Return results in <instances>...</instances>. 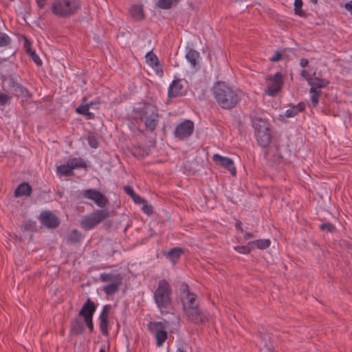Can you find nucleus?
Returning <instances> with one entry per match:
<instances>
[{
	"mask_svg": "<svg viewBox=\"0 0 352 352\" xmlns=\"http://www.w3.org/2000/svg\"><path fill=\"white\" fill-rule=\"evenodd\" d=\"M212 94L217 105L224 110L236 107L241 100V91L234 89L224 81L215 82L212 87Z\"/></svg>",
	"mask_w": 352,
	"mask_h": 352,
	"instance_id": "1",
	"label": "nucleus"
},
{
	"mask_svg": "<svg viewBox=\"0 0 352 352\" xmlns=\"http://www.w3.org/2000/svg\"><path fill=\"white\" fill-rule=\"evenodd\" d=\"M133 118L143 122L145 129L153 132L159 123L158 108L151 102H138L133 109Z\"/></svg>",
	"mask_w": 352,
	"mask_h": 352,
	"instance_id": "2",
	"label": "nucleus"
},
{
	"mask_svg": "<svg viewBox=\"0 0 352 352\" xmlns=\"http://www.w3.org/2000/svg\"><path fill=\"white\" fill-rule=\"evenodd\" d=\"M153 300L162 315H167L174 311L173 289L166 279H161L153 294Z\"/></svg>",
	"mask_w": 352,
	"mask_h": 352,
	"instance_id": "3",
	"label": "nucleus"
},
{
	"mask_svg": "<svg viewBox=\"0 0 352 352\" xmlns=\"http://www.w3.org/2000/svg\"><path fill=\"white\" fill-rule=\"evenodd\" d=\"M261 114L263 113L254 110L250 116L258 144L261 147L267 148L272 142V126L267 119L263 118Z\"/></svg>",
	"mask_w": 352,
	"mask_h": 352,
	"instance_id": "4",
	"label": "nucleus"
},
{
	"mask_svg": "<svg viewBox=\"0 0 352 352\" xmlns=\"http://www.w3.org/2000/svg\"><path fill=\"white\" fill-rule=\"evenodd\" d=\"M80 9L78 0H54L51 11L60 18H67L75 14Z\"/></svg>",
	"mask_w": 352,
	"mask_h": 352,
	"instance_id": "5",
	"label": "nucleus"
},
{
	"mask_svg": "<svg viewBox=\"0 0 352 352\" xmlns=\"http://www.w3.org/2000/svg\"><path fill=\"white\" fill-rule=\"evenodd\" d=\"M109 216L110 212L107 209L96 210L90 215L85 217L80 221V226L85 230H89Z\"/></svg>",
	"mask_w": 352,
	"mask_h": 352,
	"instance_id": "6",
	"label": "nucleus"
},
{
	"mask_svg": "<svg viewBox=\"0 0 352 352\" xmlns=\"http://www.w3.org/2000/svg\"><path fill=\"white\" fill-rule=\"evenodd\" d=\"M168 324V321L164 320L163 322L151 321L147 324L148 331L155 334L156 345L158 347L162 346L168 338V333L166 329Z\"/></svg>",
	"mask_w": 352,
	"mask_h": 352,
	"instance_id": "7",
	"label": "nucleus"
},
{
	"mask_svg": "<svg viewBox=\"0 0 352 352\" xmlns=\"http://www.w3.org/2000/svg\"><path fill=\"white\" fill-rule=\"evenodd\" d=\"M76 193V197L78 199L83 198L88 199L94 201V203L100 208H104L109 203L107 197L96 188L83 190L78 191Z\"/></svg>",
	"mask_w": 352,
	"mask_h": 352,
	"instance_id": "8",
	"label": "nucleus"
},
{
	"mask_svg": "<svg viewBox=\"0 0 352 352\" xmlns=\"http://www.w3.org/2000/svg\"><path fill=\"white\" fill-rule=\"evenodd\" d=\"M2 80L7 82L8 89L15 96H23L26 98H30L32 96L26 87L18 82L16 78L14 75H8L6 77H3Z\"/></svg>",
	"mask_w": 352,
	"mask_h": 352,
	"instance_id": "9",
	"label": "nucleus"
},
{
	"mask_svg": "<svg viewBox=\"0 0 352 352\" xmlns=\"http://www.w3.org/2000/svg\"><path fill=\"white\" fill-rule=\"evenodd\" d=\"M180 299L182 303V309L184 313L188 311L190 307L199 306L197 303V296L195 294L190 292L189 287L187 283H182L179 287Z\"/></svg>",
	"mask_w": 352,
	"mask_h": 352,
	"instance_id": "10",
	"label": "nucleus"
},
{
	"mask_svg": "<svg viewBox=\"0 0 352 352\" xmlns=\"http://www.w3.org/2000/svg\"><path fill=\"white\" fill-rule=\"evenodd\" d=\"M189 321L195 324H205L208 321V313L199 306L190 307L188 311H186Z\"/></svg>",
	"mask_w": 352,
	"mask_h": 352,
	"instance_id": "11",
	"label": "nucleus"
},
{
	"mask_svg": "<svg viewBox=\"0 0 352 352\" xmlns=\"http://www.w3.org/2000/svg\"><path fill=\"white\" fill-rule=\"evenodd\" d=\"M266 80L271 82L265 90V93L270 96H275L280 91L284 84L283 76L280 72L273 76H268Z\"/></svg>",
	"mask_w": 352,
	"mask_h": 352,
	"instance_id": "12",
	"label": "nucleus"
},
{
	"mask_svg": "<svg viewBox=\"0 0 352 352\" xmlns=\"http://www.w3.org/2000/svg\"><path fill=\"white\" fill-rule=\"evenodd\" d=\"M276 153L269 158V154L267 151L264 153V157L267 160L268 166L274 170H279L283 165L289 164L290 162L282 154L278 146L276 147Z\"/></svg>",
	"mask_w": 352,
	"mask_h": 352,
	"instance_id": "13",
	"label": "nucleus"
},
{
	"mask_svg": "<svg viewBox=\"0 0 352 352\" xmlns=\"http://www.w3.org/2000/svg\"><path fill=\"white\" fill-rule=\"evenodd\" d=\"M194 131V123L190 120H185L184 122L179 124L174 131L175 136L179 139L183 140L186 138L190 136Z\"/></svg>",
	"mask_w": 352,
	"mask_h": 352,
	"instance_id": "14",
	"label": "nucleus"
},
{
	"mask_svg": "<svg viewBox=\"0 0 352 352\" xmlns=\"http://www.w3.org/2000/svg\"><path fill=\"white\" fill-rule=\"evenodd\" d=\"M42 225L47 228H56L60 224L58 217L50 210H43L39 216Z\"/></svg>",
	"mask_w": 352,
	"mask_h": 352,
	"instance_id": "15",
	"label": "nucleus"
},
{
	"mask_svg": "<svg viewBox=\"0 0 352 352\" xmlns=\"http://www.w3.org/2000/svg\"><path fill=\"white\" fill-rule=\"evenodd\" d=\"M212 160L216 164L227 169L232 176L236 175V168L231 158L217 153L213 155Z\"/></svg>",
	"mask_w": 352,
	"mask_h": 352,
	"instance_id": "16",
	"label": "nucleus"
},
{
	"mask_svg": "<svg viewBox=\"0 0 352 352\" xmlns=\"http://www.w3.org/2000/svg\"><path fill=\"white\" fill-rule=\"evenodd\" d=\"M96 309L97 305L88 298L78 311L77 316L82 319L93 318Z\"/></svg>",
	"mask_w": 352,
	"mask_h": 352,
	"instance_id": "17",
	"label": "nucleus"
},
{
	"mask_svg": "<svg viewBox=\"0 0 352 352\" xmlns=\"http://www.w3.org/2000/svg\"><path fill=\"white\" fill-rule=\"evenodd\" d=\"M184 253L185 250L181 247H175L170 249L168 251H163L162 252V255L164 256L173 266H175L179 263Z\"/></svg>",
	"mask_w": 352,
	"mask_h": 352,
	"instance_id": "18",
	"label": "nucleus"
},
{
	"mask_svg": "<svg viewBox=\"0 0 352 352\" xmlns=\"http://www.w3.org/2000/svg\"><path fill=\"white\" fill-rule=\"evenodd\" d=\"M145 58L147 64L155 70L156 74L162 77L164 75L162 65L160 64L157 56L153 51L148 52L145 56Z\"/></svg>",
	"mask_w": 352,
	"mask_h": 352,
	"instance_id": "19",
	"label": "nucleus"
},
{
	"mask_svg": "<svg viewBox=\"0 0 352 352\" xmlns=\"http://www.w3.org/2000/svg\"><path fill=\"white\" fill-rule=\"evenodd\" d=\"M69 327V334L72 336L82 335L85 332L83 321L77 316L72 319Z\"/></svg>",
	"mask_w": 352,
	"mask_h": 352,
	"instance_id": "20",
	"label": "nucleus"
},
{
	"mask_svg": "<svg viewBox=\"0 0 352 352\" xmlns=\"http://www.w3.org/2000/svg\"><path fill=\"white\" fill-rule=\"evenodd\" d=\"M183 85L181 79H174L168 89V98H175L183 95Z\"/></svg>",
	"mask_w": 352,
	"mask_h": 352,
	"instance_id": "21",
	"label": "nucleus"
},
{
	"mask_svg": "<svg viewBox=\"0 0 352 352\" xmlns=\"http://www.w3.org/2000/svg\"><path fill=\"white\" fill-rule=\"evenodd\" d=\"M32 192V188L28 182H23L15 189L14 195L15 197H30Z\"/></svg>",
	"mask_w": 352,
	"mask_h": 352,
	"instance_id": "22",
	"label": "nucleus"
},
{
	"mask_svg": "<svg viewBox=\"0 0 352 352\" xmlns=\"http://www.w3.org/2000/svg\"><path fill=\"white\" fill-rule=\"evenodd\" d=\"M187 50L188 51L185 56L186 58L190 63L192 68H197L199 66V52L192 48H187Z\"/></svg>",
	"mask_w": 352,
	"mask_h": 352,
	"instance_id": "23",
	"label": "nucleus"
},
{
	"mask_svg": "<svg viewBox=\"0 0 352 352\" xmlns=\"http://www.w3.org/2000/svg\"><path fill=\"white\" fill-rule=\"evenodd\" d=\"M312 82L309 85L311 87H314L316 89L324 88L329 85V80L325 78H319L316 76V72L313 73Z\"/></svg>",
	"mask_w": 352,
	"mask_h": 352,
	"instance_id": "24",
	"label": "nucleus"
},
{
	"mask_svg": "<svg viewBox=\"0 0 352 352\" xmlns=\"http://www.w3.org/2000/svg\"><path fill=\"white\" fill-rule=\"evenodd\" d=\"M122 283V279L116 280L112 283L105 285L103 287V291L107 296H111L118 291L119 287Z\"/></svg>",
	"mask_w": 352,
	"mask_h": 352,
	"instance_id": "25",
	"label": "nucleus"
},
{
	"mask_svg": "<svg viewBox=\"0 0 352 352\" xmlns=\"http://www.w3.org/2000/svg\"><path fill=\"white\" fill-rule=\"evenodd\" d=\"M67 162L69 164L72 170L76 168H85L87 169V165L86 162L81 157L70 158Z\"/></svg>",
	"mask_w": 352,
	"mask_h": 352,
	"instance_id": "26",
	"label": "nucleus"
},
{
	"mask_svg": "<svg viewBox=\"0 0 352 352\" xmlns=\"http://www.w3.org/2000/svg\"><path fill=\"white\" fill-rule=\"evenodd\" d=\"M82 239V233L76 229H74L67 236V243L76 244L80 243Z\"/></svg>",
	"mask_w": 352,
	"mask_h": 352,
	"instance_id": "27",
	"label": "nucleus"
},
{
	"mask_svg": "<svg viewBox=\"0 0 352 352\" xmlns=\"http://www.w3.org/2000/svg\"><path fill=\"white\" fill-rule=\"evenodd\" d=\"M132 17L136 21H142L144 19V10L142 6L134 5L130 10Z\"/></svg>",
	"mask_w": 352,
	"mask_h": 352,
	"instance_id": "28",
	"label": "nucleus"
},
{
	"mask_svg": "<svg viewBox=\"0 0 352 352\" xmlns=\"http://www.w3.org/2000/svg\"><path fill=\"white\" fill-rule=\"evenodd\" d=\"M271 245L270 239H258L249 242V245H252V249L256 248L259 250H265Z\"/></svg>",
	"mask_w": 352,
	"mask_h": 352,
	"instance_id": "29",
	"label": "nucleus"
},
{
	"mask_svg": "<svg viewBox=\"0 0 352 352\" xmlns=\"http://www.w3.org/2000/svg\"><path fill=\"white\" fill-rule=\"evenodd\" d=\"M99 135L96 132L90 131L87 134V140L90 147L97 148L99 146Z\"/></svg>",
	"mask_w": 352,
	"mask_h": 352,
	"instance_id": "30",
	"label": "nucleus"
},
{
	"mask_svg": "<svg viewBox=\"0 0 352 352\" xmlns=\"http://www.w3.org/2000/svg\"><path fill=\"white\" fill-rule=\"evenodd\" d=\"M180 0H158L156 6L160 9L168 10L173 6L177 5Z\"/></svg>",
	"mask_w": 352,
	"mask_h": 352,
	"instance_id": "31",
	"label": "nucleus"
},
{
	"mask_svg": "<svg viewBox=\"0 0 352 352\" xmlns=\"http://www.w3.org/2000/svg\"><path fill=\"white\" fill-rule=\"evenodd\" d=\"M309 93L311 94V104L314 107H316L319 103V98L322 94V91L320 89H316L314 87H310Z\"/></svg>",
	"mask_w": 352,
	"mask_h": 352,
	"instance_id": "32",
	"label": "nucleus"
},
{
	"mask_svg": "<svg viewBox=\"0 0 352 352\" xmlns=\"http://www.w3.org/2000/svg\"><path fill=\"white\" fill-rule=\"evenodd\" d=\"M93 106V102H87L86 97L82 98V103L76 109V112L78 114L85 116V114L89 110V108Z\"/></svg>",
	"mask_w": 352,
	"mask_h": 352,
	"instance_id": "33",
	"label": "nucleus"
},
{
	"mask_svg": "<svg viewBox=\"0 0 352 352\" xmlns=\"http://www.w3.org/2000/svg\"><path fill=\"white\" fill-rule=\"evenodd\" d=\"M57 173L65 176H73L74 175L69 164L67 162L66 164H62L57 166Z\"/></svg>",
	"mask_w": 352,
	"mask_h": 352,
	"instance_id": "34",
	"label": "nucleus"
},
{
	"mask_svg": "<svg viewBox=\"0 0 352 352\" xmlns=\"http://www.w3.org/2000/svg\"><path fill=\"white\" fill-rule=\"evenodd\" d=\"M303 1L302 0H294V14L300 17L305 18L307 16V13L305 11L302 10Z\"/></svg>",
	"mask_w": 352,
	"mask_h": 352,
	"instance_id": "35",
	"label": "nucleus"
},
{
	"mask_svg": "<svg viewBox=\"0 0 352 352\" xmlns=\"http://www.w3.org/2000/svg\"><path fill=\"white\" fill-rule=\"evenodd\" d=\"M99 327L103 336L109 335V318L99 317Z\"/></svg>",
	"mask_w": 352,
	"mask_h": 352,
	"instance_id": "36",
	"label": "nucleus"
},
{
	"mask_svg": "<svg viewBox=\"0 0 352 352\" xmlns=\"http://www.w3.org/2000/svg\"><path fill=\"white\" fill-rule=\"evenodd\" d=\"M100 279L101 281L104 283L108 281H111L112 283H113L114 281H116V280L122 279V277L119 274L114 275L112 274L102 273L100 274Z\"/></svg>",
	"mask_w": 352,
	"mask_h": 352,
	"instance_id": "37",
	"label": "nucleus"
},
{
	"mask_svg": "<svg viewBox=\"0 0 352 352\" xmlns=\"http://www.w3.org/2000/svg\"><path fill=\"white\" fill-rule=\"evenodd\" d=\"M319 228L321 231L329 233H335L337 230L336 226L330 222L322 223Z\"/></svg>",
	"mask_w": 352,
	"mask_h": 352,
	"instance_id": "38",
	"label": "nucleus"
},
{
	"mask_svg": "<svg viewBox=\"0 0 352 352\" xmlns=\"http://www.w3.org/2000/svg\"><path fill=\"white\" fill-rule=\"evenodd\" d=\"M26 52L37 66L42 65L43 62L34 50H32L31 48H27Z\"/></svg>",
	"mask_w": 352,
	"mask_h": 352,
	"instance_id": "39",
	"label": "nucleus"
},
{
	"mask_svg": "<svg viewBox=\"0 0 352 352\" xmlns=\"http://www.w3.org/2000/svg\"><path fill=\"white\" fill-rule=\"evenodd\" d=\"M36 223L32 220H28L24 221V223L21 225V228L24 231H30L34 232L36 230Z\"/></svg>",
	"mask_w": 352,
	"mask_h": 352,
	"instance_id": "40",
	"label": "nucleus"
},
{
	"mask_svg": "<svg viewBox=\"0 0 352 352\" xmlns=\"http://www.w3.org/2000/svg\"><path fill=\"white\" fill-rule=\"evenodd\" d=\"M234 250L237 252L242 254H248L252 250V245H249V242L246 245H236L234 247Z\"/></svg>",
	"mask_w": 352,
	"mask_h": 352,
	"instance_id": "41",
	"label": "nucleus"
},
{
	"mask_svg": "<svg viewBox=\"0 0 352 352\" xmlns=\"http://www.w3.org/2000/svg\"><path fill=\"white\" fill-rule=\"evenodd\" d=\"M287 48H284L282 51L277 50L274 52V54L270 58L271 62H278L282 59L284 56V53L286 52Z\"/></svg>",
	"mask_w": 352,
	"mask_h": 352,
	"instance_id": "42",
	"label": "nucleus"
},
{
	"mask_svg": "<svg viewBox=\"0 0 352 352\" xmlns=\"http://www.w3.org/2000/svg\"><path fill=\"white\" fill-rule=\"evenodd\" d=\"M11 100H12L11 96H10L7 94L3 93L0 90V106H5L8 104H10Z\"/></svg>",
	"mask_w": 352,
	"mask_h": 352,
	"instance_id": "43",
	"label": "nucleus"
},
{
	"mask_svg": "<svg viewBox=\"0 0 352 352\" xmlns=\"http://www.w3.org/2000/svg\"><path fill=\"white\" fill-rule=\"evenodd\" d=\"M83 323L88 328L89 332L93 333L94 331L93 318L83 319Z\"/></svg>",
	"mask_w": 352,
	"mask_h": 352,
	"instance_id": "44",
	"label": "nucleus"
},
{
	"mask_svg": "<svg viewBox=\"0 0 352 352\" xmlns=\"http://www.w3.org/2000/svg\"><path fill=\"white\" fill-rule=\"evenodd\" d=\"M296 115H298V112L294 107V104H292L291 109L285 111L284 116L285 118H293Z\"/></svg>",
	"mask_w": 352,
	"mask_h": 352,
	"instance_id": "45",
	"label": "nucleus"
},
{
	"mask_svg": "<svg viewBox=\"0 0 352 352\" xmlns=\"http://www.w3.org/2000/svg\"><path fill=\"white\" fill-rule=\"evenodd\" d=\"M111 309V305H104L99 317L109 318V311H110Z\"/></svg>",
	"mask_w": 352,
	"mask_h": 352,
	"instance_id": "46",
	"label": "nucleus"
},
{
	"mask_svg": "<svg viewBox=\"0 0 352 352\" xmlns=\"http://www.w3.org/2000/svg\"><path fill=\"white\" fill-rule=\"evenodd\" d=\"M300 75L307 81L309 85L311 84L312 77H314L313 74L310 75L306 69H302L301 70Z\"/></svg>",
	"mask_w": 352,
	"mask_h": 352,
	"instance_id": "47",
	"label": "nucleus"
},
{
	"mask_svg": "<svg viewBox=\"0 0 352 352\" xmlns=\"http://www.w3.org/2000/svg\"><path fill=\"white\" fill-rule=\"evenodd\" d=\"M123 189H124V192L126 194H127L129 196H130L131 197V199L136 194L135 192L134 191L133 187H131V186H124Z\"/></svg>",
	"mask_w": 352,
	"mask_h": 352,
	"instance_id": "48",
	"label": "nucleus"
},
{
	"mask_svg": "<svg viewBox=\"0 0 352 352\" xmlns=\"http://www.w3.org/2000/svg\"><path fill=\"white\" fill-rule=\"evenodd\" d=\"M142 210L144 213L147 214L148 215L152 214L153 212L152 206L148 205L146 202L144 204Z\"/></svg>",
	"mask_w": 352,
	"mask_h": 352,
	"instance_id": "49",
	"label": "nucleus"
},
{
	"mask_svg": "<svg viewBox=\"0 0 352 352\" xmlns=\"http://www.w3.org/2000/svg\"><path fill=\"white\" fill-rule=\"evenodd\" d=\"M132 199L133 200V201L135 204H144L146 202V201L143 197L139 196L137 194L135 195V196L132 198Z\"/></svg>",
	"mask_w": 352,
	"mask_h": 352,
	"instance_id": "50",
	"label": "nucleus"
},
{
	"mask_svg": "<svg viewBox=\"0 0 352 352\" xmlns=\"http://www.w3.org/2000/svg\"><path fill=\"white\" fill-rule=\"evenodd\" d=\"M188 348L189 346L187 344L183 343L177 346L176 352H188Z\"/></svg>",
	"mask_w": 352,
	"mask_h": 352,
	"instance_id": "51",
	"label": "nucleus"
},
{
	"mask_svg": "<svg viewBox=\"0 0 352 352\" xmlns=\"http://www.w3.org/2000/svg\"><path fill=\"white\" fill-rule=\"evenodd\" d=\"M296 110L298 113L299 112H303L305 110V104L303 102H300L298 103L296 105H294Z\"/></svg>",
	"mask_w": 352,
	"mask_h": 352,
	"instance_id": "52",
	"label": "nucleus"
},
{
	"mask_svg": "<svg viewBox=\"0 0 352 352\" xmlns=\"http://www.w3.org/2000/svg\"><path fill=\"white\" fill-rule=\"evenodd\" d=\"M235 228L236 230H240L241 232H243V223L240 220H237L235 222Z\"/></svg>",
	"mask_w": 352,
	"mask_h": 352,
	"instance_id": "53",
	"label": "nucleus"
},
{
	"mask_svg": "<svg viewBox=\"0 0 352 352\" xmlns=\"http://www.w3.org/2000/svg\"><path fill=\"white\" fill-rule=\"evenodd\" d=\"M309 64V60L305 58H302L300 60V65L302 67H306Z\"/></svg>",
	"mask_w": 352,
	"mask_h": 352,
	"instance_id": "54",
	"label": "nucleus"
},
{
	"mask_svg": "<svg viewBox=\"0 0 352 352\" xmlns=\"http://www.w3.org/2000/svg\"><path fill=\"white\" fill-rule=\"evenodd\" d=\"M38 7L41 9L45 7L46 4V0H36Z\"/></svg>",
	"mask_w": 352,
	"mask_h": 352,
	"instance_id": "55",
	"label": "nucleus"
},
{
	"mask_svg": "<svg viewBox=\"0 0 352 352\" xmlns=\"http://www.w3.org/2000/svg\"><path fill=\"white\" fill-rule=\"evenodd\" d=\"M85 116L87 117V119L92 120L95 118V114L94 113H91L89 111V110L85 114Z\"/></svg>",
	"mask_w": 352,
	"mask_h": 352,
	"instance_id": "56",
	"label": "nucleus"
},
{
	"mask_svg": "<svg viewBox=\"0 0 352 352\" xmlns=\"http://www.w3.org/2000/svg\"><path fill=\"white\" fill-rule=\"evenodd\" d=\"M254 235H253V234H252V233H251V232H245V233L244 234V235H243V238H244V239H245V240H248V239H252V238H254Z\"/></svg>",
	"mask_w": 352,
	"mask_h": 352,
	"instance_id": "57",
	"label": "nucleus"
},
{
	"mask_svg": "<svg viewBox=\"0 0 352 352\" xmlns=\"http://www.w3.org/2000/svg\"><path fill=\"white\" fill-rule=\"evenodd\" d=\"M261 352H274V350L265 344V348L262 349Z\"/></svg>",
	"mask_w": 352,
	"mask_h": 352,
	"instance_id": "58",
	"label": "nucleus"
},
{
	"mask_svg": "<svg viewBox=\"0 0 352 352\" xmlns=\"http://www.w3.org/2000/svg\"><path fill=\"white\" fill-rule=\"evenodd\" d=\"M311 3H314V4H317L318 3V0H309Z\"/></svg>",
	"mask_w": 352,
	"mask_h": 352,
	"instance_id": "59",
	"label": "nucleus"
},
{
	"mask_svg": "<svg viewBox=\"0 0 352 352\" xmlns=\"http://www.w3.org/2000/svg\"><path fill=\"white\" fill-rule=\"evenodd\" d=\"M99 352H105L104 349L101 348L99 351Z\"/></svg>",
	"mask_w": 352,
	"mask_h": 352,
	"instance_id": "60",
	"label": "nucleus"
},
{
	"mask_svg": "<svg viewBox=\"0 0 352 352\" xmlns=\"http://www.w3.org/2000/svg\"><path fill=\"white\" fill-rule=\"evenodd\" d=\"M93 102V106H94V104H96L99 103V102Z\"/></svg>",
	"mask_w": 352,
	"mask_h": 352,
	"instance_id": "61",
	"label": "nucleus"
},
{
	"mask_svg": "<svg viewBox=\"0 0 352 352\" xmlns=\"http://www.w3.org/2000/svg\"><path fill=\"white\" fill-rule=\"evenodd\" d=\"M167 352H168V351H167Z\"/></svg>",
	"mask_w": 352,
	"mask_h": 352,
	"instance_id": "62",
	"label": "nucleus"
}]
</instances>
